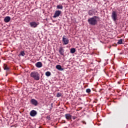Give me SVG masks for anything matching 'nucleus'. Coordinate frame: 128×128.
<instances>
[{
    "label": "nucleus",
    "instance_id": "nucleus-1",
    "mask_svg": "<svg viewBox=\"0 0 128 128\" xmlns=\"http://www.w3.org/2000/svg\"><path fill=\"white\" fill-rule=\"evenodd\" d=\"M99 18L98 16H94L90 18L88 20V22L89 24L91 26H96V24H98V22Z\"/></svg>",
    "mask_w": 128,
    "mask_h": 128
},
{
    "label": "nucleus",
    "instance_id": "nucleus-2",
    "mask_svg": "<svg viewBox=\"0 0 128 128\" xmlns=\"http://www.w3.org/2000/svg\"><path fill=\"white\" fill-rule=\"evenodd\" d=\"M30 76L34 78L35 80H40V74L36 72H32L30 74Z\"/></svg>",
    "mask_w": 128,
    "mask_h": 128
},
{
    "label": "nucleus",
    "instance_id": "nucleus-3",
    "mask_svg": "<svg viewBox=\"0 0 128 128\" xmlns=\"http://www.w3.org/2000/svg\"><path fill=\"white\" fill-rule=\"evenodd\" d=\"M112 18L114 22H116L118 20V13L116 11H112Z\"/></svg>",
    "mask_w": 128,
    "mask_h": 128
},
{
    "label": "nucleus",
    "instance_id": "nucleus-4",
    "mask_svg": "<svg viewBox=\"0 0 128 128\" xmlns=\"http://www.w3.org/2000/svg\"><path fill=\"white\" fill-rule=\"evenodd\" d=\"M30 104L35 106H36L38 105V101L36 100V99H32L31 100H30Z\"/></svg>",
    "mask_w": 128,
    "mask_h": 128
},
{
    "label": "nucleus",
    "instance_id": "nucleus-5",
    "mask_svg": "<svg viewBox=\"0 0 128 128\" xmlns=\"http://www.w3.org/2000/svg\"><path fill=\"white\" fill-rule=\"evenodd\" d=\"M37 114H38V112L36 110H32L30 112V116H31L32 117L36 116Z\"/></svg>",
    "mask_w": 128,
    "mask_h": 128
},
{
    "label": "nucleus",
    "instance_id": "nucleus-6",
    "mask_svg": "<svg viewBox=\"0 0 128 128\" xmlns=\"http://www.w3.org/2000/svg\"><path fill=\"white\" fill-rule=\"evenodd\" d=\"M31 28H36L38 26V22H32L30 24Z\"/></svg>",
    "mask_w": 128,
    "mask_h": 128
},
{
    "label": "nucleus",
    "instance_id": "nucleus-7",
    "mask_svg": "<svg viewBox=\"0 0 128 128\" xmlns=\"http://www.w3.org/2000/svg\"><path fill=\"white\" fill-rule=\"evenodd\" d=\"M62 42L64 44H68L69 42L68 39L66 38V36L62 37Z\"/></svg>",
    "mask_w": 128,
    "mask_h": 128
},
{
    "label": "nucleus",
    "instance_id": "nucleus-8",
    "mask_svg": "<svg viewBox=\"0 0 128 128\" xmlns=\"http://www.w3.org/2000/svg\"><path fill=\"white\" fill-rule=\"evenodd\" d=\"M60 14H62V12L60 10H56L55 12V14L54 16H53V18H58V16H60Z\"/></svg>",
    "mask_w": 128,
    "mask_h": 128
},
{
    "label": "nucleus",
    "instance_id": "nucleus-9",
    "mask_svg": "<svg viewBox=\"0 0 128 128\" xmlns=\"http://www.w3.org/2000/svg\"><path fill=\"white\" fill-rule=\"evenodd\" d=\"M64 118L68 120H72V116L70 114H64Z\"/></svg>",
    "mask_w": 128,
    "mask_h": 128
},
{
    "label": "nucleus",
    "instance_id": "nucleus-10",
    "mask_svg": "<svg viewBox=\"0 0 128 128\" xmlns=\"http://www.w3.org/2000/svg\"><path fill=\"white\" fill-rule=\"evenodd\" d=\"M3 68H4V70H6V72H9L10 70V68L7 65L4 64L3 66Z\"/></svg>",
    "mask_w": 128,
    "mask_h": 128
},
{
    "label": "nucleus",
    "instance_id": "nucleus-11",
    "mask_svg": "<svg viewBox=\"0 0 128 128\" xmlns=\"http://www.w3.org/2000/svg\"><path fill=\"white\" fill-rule=\"evenodd\" d=\"M10 20V17L9 16H7L5 17V18H4V22H9Z\"/></svg>",
    "mask_w": 128,
    "mask_h": 128
},
{
    "label": "nucleus",
    "instance_id": "nucleus-12",
    "mask_svg": "<svg viewBox=\"0 0 128 128\" xmlns=\"http://www.w3.org/2000/svg\"><path fill=\"white\" fill-rule=\"evenodd\" d=\"M56 68L60 71H63L64 70V68H62L60 65L56 66Z\"/></svg>",
    "mask_w": 128,
    "mask_h": 128
},
{
    "label": "nucleus",
    "instance_id": "nucleus-13",
    "mask_svg": "<svg viewBox=\"0 0 128 128\" xmlns=\"http://www.w3.org/2000/svg\"><path fill=\"white\" fill-rule=\"evenodd\" d=\"M64 48H62L61 47L59 48V52L60 54H61L62 56H64Z\"/></svg>",
    "mask_w": 128,
    "mask_h": 128
},
{
    "label": "nucleus",
    "instance_id": "nucleus-14",
    "mask_svg": "<svg viewBox=\"0 0 128 128\" xmlns=\"http://www.w3.org/2000/svg\"><path fill=\"white\" fill-rule=\"evenodd\" d=\"M45 75H46V76H50L51 75V73L50 72L48 71L45 73Z\"/></svg>",
    "mask_w": 128,
    "mask_h": 128
},
{
    "label": "nucleus",
    "instance_id": "nucleus-15",
    "mask_svg": "<svg viewBox=\"0 0 128 128\" xmlns=\"http://www.w3.org/2000/svg\"><path fill=\"white\" fill-rule=\"evenodd\" d=\"M71 54H74L76 52V48H72L70 49Z\"/></svg>",
    "mask_w": 128,
    "mask_h": 128
},
{
    "label": "nucleus",
    "instance_id": "nucleus-16",
    "mask_svg": "<svg viewBox=\"0 0 128 128\" xmlns=\"http://www.w3.org/2000/svg\"><path fill=\"white\" fill-rule=\"evenodd\" d=\"M122 42H124V40L122 39H120L118 42V44H122Z\"/></svg>",
    "mask_w": 128,
    "mask_h": 128
},
{
    "label": "nucleus",
    "instance_id": "nucleus-17",
    "mask_svg": "<svg viewBox=\"0 0 128 128\" xmlns=\"http://www.w3.org/2000/svg\"><path fill=\"white\" fill-rule=\"evenodd\" d=\"M94 12H93V11L92 10H90L88 11V15L89 16H92V14H94Z\"/></svg>",
    "mask_w": 128,
    "mask_h": 128
},
{
    "label": "nucleus",
    "instance_id": "nucleus-18",
    "mask_svg": "<svg viewBox=\"0 0 128 128\" xmlns=\"http://www.w3.org/2000/svg\"><path fill=\"white\" fill-rule=\"evenodd\" d=\"M62 5H58L57 6V8H58V10H62Z\"/></svg>",
    "mask_w": 128,
    "mask_h": 128
},
{
    "label": "nucleus",
    "instance_id": "nucleus-19",
    "mask_svg": "<svg viewBox=\"0 0 128 128\" xmlns=\"http://www.w3.org/2000/svg\"><path fill=\"white\" fill-rule=\"evenodd\" d=\"M26 55V54L24 53V52L22 51L20 52V56H24Z\"/></svg>",
    "mask_w": 128,
    "mask_h": 128
},
{
    "label": "nucleus",
    "instance_id": "nucleus-20",
    "mask_svg": "<svg viewBox=\"0 0 128 128\" xmlns=\"http://www.w3.org/2000/svg\"><path fill=\"white\" fill-rule=\"evenodd\" d=\"M90 92H91L90 89V88L86 89V93L90 94Z\"/></svg>",
    "mask_w": 128,
    "mask_h": 128
},
{
    "label": "nucleus",
    "instance_id": "nucleus-21",
    "mask_svg": "<svg viewBox=\"0 0 128 128\" xmlns=\"http://www.w3.org/2000/svg\"><path fill=\"white\" fill-rule=\"evenodd\" d=\"M62 96L61 93H57L56 96L57 98H60Z\"/></svg>",
    "mask_w": 128,
    "mask_h": 128
},
{
    "label": "nucleus",
    "instance_id": "nucleus-22",
    "mask_svg": "<svg viewBox=\"0 0 128 128\" xmlns=\"http://www.w3.org/2000/svg\"><path fill=\"white\" fill-rule=\"evenodd\" d=\"M36 67H37L38 68H40L41 67H42V64H36Z\"/></svg>",
    "mask_w": 128,
    "mask_h": 128
},
{
    "label": "nucleus",
    "instance_id": "nucleus-23",
    "mask_svg": "<svg viewBox=\"0 0 128 128\" xmlns=\"http://www.w3.org/2000/svg\"><path fill=\"white\" fill-rule=\"evenodd\" d=\"M50 106H51L50 107V109L52 110L53 108V103H52Z\"/></svg>",
    "mask_w": 128,
    "mask_h": 128
},
{
    "label": "nucleus",
    "instance_id": "nucleus-24",
    "mask_svg": "<svg viewBox=\"0 0 128 128\" xmlns=\"http://www.w3.org/2000/svg\"><path fill=\"white\" fill-rule=\"evenodd\" d=\"M36 64H42V62H38Z\"/></svg>",
    "mask_w": 128,
    "mask_h": 128
},
{
    "label": "nucleus",
    "instance_id": "nucleus-25",
    "mask_svg": "<svg viewBox=\"0 0 128 128\" xmlns=\"http://www.w3.org/2000/svg\"><path fill=\"white\" fill-rule=\"evenodd\" d=\"M82 122L84 124H86V122H85V121H84V120L82 121Z\"/></svg>",
    "mask_w": 128,
    "mask_h": 128
},
{
    "label": "nucleus",
    "instance_id": "nucleus-26",
    "mask_svg": "<svg viewBox=\"0 0 128 128\" xmlns=\"http://www.w3.org/2000/svg\"><path fill=\"white\" fill-rule=\"evenodd\" d=\"M72 118H73V120H76V117L75 116L72 117Z\"/></svg>",
    "mask_w": 128,
    "mask_h": 128
},
{
    "label": "nucleus",
    "instance_id": "nucleus-27",
    "mask_svg": "<svg viewBox=\"0 0 128 128\" xmlns=\"http://www.w3.org/2000/svg\"><path fill=\"white\" fill-rule=\"evenodd\" d=\"M78 100H79V101H81V100H82V99L81 98H78Z\"/></svg>",
    "mask_w": 128,
    "mask_h": 128
},
{
    "label": "nucleus",
    "instance_id": "nucleus-28",
    "mask_svg": "<svg viewBox=\"0 0 128 128\" xmlns=\"http://www.w3.org/2000/svg\"><path fill=\"white\" fill-rule=\"evenodd\" d=\"M47 118H48L49 120H50V117L48 116Z\"/></svg>",
    "mask_w": 128,
    "mask_h": 128
},
{
    "label": "nucleus",
    "instance_id": "nucleus-29",
    "mask_svg": "<svg viewBox=\"0 0 128 128\" xmlns=\"http://www.w3.org/2000/svg\"><path fill=\"white\" fill-rule=\"evenodd\" d=\"M122 68V69H124V68Z\"/></svg>",
    "mask_w": 128,
    "mask_h": 128
},
{
    "label": "nucleus",
    "instance_id": "nucleus-30",
    "mask_svg": "<svg viewBox=\"0 0 128 128\" xmlns=\"http://www.w3.org/2000/svg\"><path fill=\"white\" fill-rule=\"evenodd\" d=\"M8 74H6V76H7Z\"/></svg>",
    "mask_w": 128,
    "mask_h": 128
},
{
    "label": "nucleus",
    "instance_id": "nucleus-31",
    "mask_svg": "<svg viewBox=\"0 0 128 128\" xmlns=\"http://www.w3.org/2000/svg\"><path fill=\"white\" fill-rule=\"evenodd\" d=\"M120 54H122V53H120Z\"/></svg>",
    "mask_w": 128,
    "mask_h": 128
}]
</instances>
